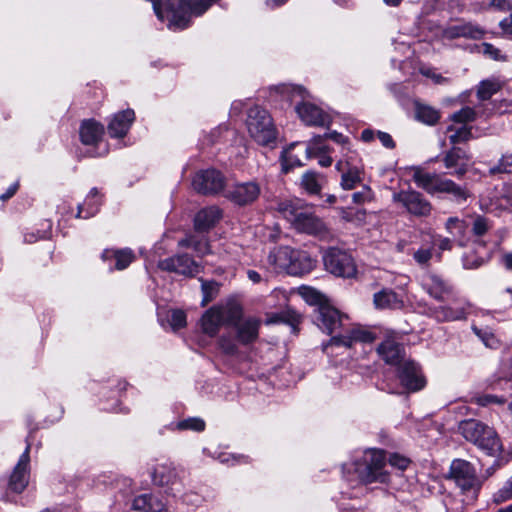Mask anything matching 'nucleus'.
Masks as SVG:
<instances>
[{"label": "nucleus", "mask_w": 512, "mask_h": 512, "mask_svg": "<svg viewBox=\"0 0 512 512\" xmlns=\"http://www.w3.org/2000/svg\"><path fill=\"white\" fill-rule=\"evenodd\" d=\"M276 210L299 233L321 240H330L333 237L325 222L316 215L314 206L304 200L298 198L282 200L277 204Z\"/></svg>", "instance_id": "nucleus-1"}, {"label": "nucleus", "mask_w": 512, "mask_h": 512, "mask_svg": "<svg viewBox=\"0 0 512 512\" xmlns=\"http://www.w3.org/2000/svg\"><path fill=\"white\" fill-rule=\"evenodd\" d=\"M347 469L349 472L353 469L358 481L365 485L372 483L387 484L390 481L389 472L386 470L385 453L380 449H367Z\"/></svg>", "instance_id": "nucleus-2"}, {"label": "nucleus", "mask_w": 512, "mask_h": 512, "mask_svg": "<svg viewBox=\"0 0 512 512\" xmlns=\"http://www.w3.org/2000/svg\"><path fill=\"white\" fill-rule=\"evenodd\" d=\"M458 431L488 456L495 457L502 452V443L495 430L478 420L461 421Z\"/></svg>", "instance_id": "nucleus-3"}, {"label": "nucleus", "mask_w": 512, "mask_h": 512, "mask_svg": "<svg viewBox=\"0 0 512 512\" xmlns=\"http://www.w3.org/2000/svg\"><path fill=\"white\" fill-rule=\"evenodd\" d=\"M243 315L242 307L235 301L214 305L204 312L200 319L203 333L210 337L217 335L223 325L238 321Z\"/></svg>", "instance_id": "nucleus-4"}, {"label": "nucleus", "mask_w": 512, "mask_h": 512, "mask_svg": "<svg viewBox=\"0 0 512 512\" xmlns=\"http://www.w3.org/2000/svg\"><path fill=\"white\" fill-rule=\"evenodd\" d=\"M246 128L251 138L260 145H270L277 139V129L271 115L260 106H253L248 110Z\"/></svg>", "instance_id": "nucleus-5"}, {"label": "nucleus", "mask_w": 512, "mask_h": 512, "mask_svg": "<svg viewBox=\"0 0 512 512\" xmlns=\"http://www.w3.org/2000/svg\"><path fill=\"white\" fill-rule=\"evenodd\" d=\"M449 478L461 489L464 494L471 495L475 498L481 487L476 470L473 465L462 459L452 461L449 470Z\"/></svg>", "instance_id": "nucleus-6"}, {"label": "nucleus", "mask_w": 512, "mask_h": 512, "mask_svg": "<svg viewBox=\"0 0 512 512\" xmlns=\"http://www.w3.org/2000/svg\"><path fill=\"white\" fill-rule=\"evenodd\" d=\"M323 262L326 270L338 277L352 278L357 273L353 257L338 248H329L323 255Z\"/></svg>", "instance_id": "nucleus-7"}, {"label": "nucleus", "mask_w": 512, "mask_h": 512, "mask_svg": "<svg viewBox=\"0 0 512 512\" xmlns=\"http://www.w3.org/2000/svg\"><path fill=\"white\" fill-rule=\"evenodd\" d=\"M393 202L400 204L406 211L414 216H428L432 206L419 192L402 190L393 194Z\"/></svg>", "instance_id": "nucleus-8"}, {"label": "nucleus", "mask_w": 512, "mask_h": 512, "mask_svg": "<svg viewBox=\"0 0 512 512\" xmlns=\"http://www.w3.org/2000/svg\"><path fill=\"white\" fill-rule=\"evenodd\" d=\"M261 194V187L256 181L236 183L224 191L226 199L238 206H247L254 203Z\"/></svg>", "instance_id": "nucleus-9"}, {"label": "nucleus", "mask_w": 512, "mask_h": 512, "mask_svg": "<svg viewBox=\"0 0 512 512\" xmlns=\"http://www.w3.org/2000/svg\"><path fill=\"white\" fill-rule=\"evenodd\" d=\"M151 478L155 485L166 487L173 495L181 492L182 484L179 474L172 463H159L151 469Z\"/></svg>", "instance_id": "nucleus-10"}, {"label": "nucleus", "mask_w": 512, "mask_h": 512, "mask_svg": "<svg viewBox=\"0 0 512 512\" xmlns=\"http://www.w3.org/2000/svg\"><path fill=\"white\" fill-rule=\"evenodd\" d=\"M225 177L216 169L199 171L192 180L193 188L202 194H217L225 187Z\"/></svg>", "instance_id": "nucleus-11"}, {"label": "nucleus", "mask_w": 512, "mask_h": 512, "mask_svg": "<svg viewBox=\"0 0 512 512\" xmlns=\"http://www.w3.org/2000/svg\"><path fill=\"white\" fill-rule=\"evenodd\" d=\"M397 377L402 387L408 392H416L424 388L426 381L420 367L413 360L403 361L396 367Z\"/></svg>", "instance_id": "nucleus-12"}, {"label": "nucleus", "mask_w": 512, "mask_h": 512, "mask_svg": "<svg viewBox=\"0 0 512 512\" xmlns=\"http://www.w3.org/2000/svg\"><path fill=\"white\" fill-rule=\"evenodd\" d=\"M346 316L342 315L336 308L329 304H321L315 311V323L327 334H333L345 326Z\"/></svg>", "instance_id": "nucleus-13"}, {"label": "nucleus", "mask_w": 512, "mask_h": 512, "mask_svg": "<svg viewBox=\"0 0 512 512\" xmlns=\"http://www.w3.org/2000/svg\"><path fill=\"white\" fill-rule=\"evenodd\" d=\"M158 267L164 271L194 277L201 267L188 254H179L159 261Z\"/></svg>", "instance_id": "nucleus-14"}, {"label": "nucleus", "mask_w": 512, "mask_h": 512, "mask_svg": "<svg viewBox=\"0 0 512 512\" xmlns=\"http://www.w3.org/2000/svg\"><path fill=\"white\" fill-rule=\"evenodd\" d=\"M30 445L28 444L25 451L20 456L12 473L8 479V490L14 493H21L25 490L30 478Z\"/></svg>", "instance_id": "nucleus-15"}, {"label": "nucleus", "mask_w": 512, "mask_h": 512, "mask_svg": "<svg viewBox=\"0 0 512 512\" xmlns=\"http://www.w3.org/2000/svg\"><path fill=\"white\" fill-rule=\"evenodd\" d=\"M295 110L302 122L308 126H328L332 121L328 113L310 102H301Z\"/></svg>", "instance_id": "nucleus-16"}, {"label": "nucleus", "mask_w": 512, "mask_h": 512, "mask_svg": "<svg viewBox=\"0 0 512 512\" xmlns=\"http://www.w3.org/2000/svg\"><path fill=\"white\" fill-rule=\"evenodd\" d=\"M422 288L435 300L444 301L453 293V286L441 276L429 273L423 276Z\"/></svg>", "instance_id": "nucleus-17"}, {"label": "nucleus", "mask_w": 512, "mask_h": 512, "mask_svg": "<svg viewBox=\"0 0 512 512\" xmlns=\"http://www.w3.org/2000/svg\"><path fill=\"white\" fill-rule=\"evenodd\" d=\"M374 340L375 337L372 332L357 326L347 330L344 334L333 336L325 346V349L331 345H342L351 348L356 342L371 343Z\"/></svg>", "instance_id": "nucleus-18"}, {"label": "nucleus", "mask_w": 512, "mask_h": 512, "mask_svg": "<svg viewBox=\"0 0 512 512\" xmlns=\"http://www.w3.org/2000/svg\"><path fill=\"white\" fill-rule=\"evenodd\" d=\"M485 35V29L474 22H460L447 27L443 31L444 38L453 40L456 38H469L474 40L482 39Z\"/></svg>", "instance_id": "nucleus-19"}, {"label": "nucleus", "mask_w": 512, "mask_h": 512, "mask_svg": "<svg viewBox=\"0 0 512 512\" xmlns=\"http://www.w3.org/2000/svg\"><path fill=\"white\" fill-rule=\"evenodd\" d=\"M260 324L261 321L255 317H247L245 319L241 317L230 325L235 327L238 342L247 345L257 340Z\"/></svg>", "instance_id": "nucleus-20"}, {"label": "nucleus", "mask_w": 512, "mask_h": 512, "mask_svg": "<svg viewBox=\"0 0 512 512\" xmlns=\"http://www.w3.org/2000/svg\"><path fill=\"white\" fill-rule=\"evenodd\" d=\"M135 119L132 109L116 113L108 124V133L111 137H124Z\"/></svg>", "instance_id": "nucleus-21"}, {"label": "nucleus", "mask_w": 512, "mask_h": 512, "mask_svg": "<svg viewBox=\"0 0 512 512\" xmlns=\"http://www.w3.org/2000/svg\"><path fill=\"white\" fill-rule=\"evenodd\" d=\"M294 249L282 246L273 249L268 256V262L276 272H285L291 275V262Z\"/></svg>", "instance_id": "nucleus-22"}, {"label": "nucleus", "mask_w": 512, "mask_h": 512, "mask_svg": "<svg viewBox=\"0 0 512 512\" xmlns=\"http://www.w3.org/2000/svg\"><path fill=\"white\" fill-rule=\"evenodd\" d=\"M222 218V211L217 206H210L201 209L194 218L196 231L205 232L210 230Z\"/></svg>", "instance_id": "nucleus-23"}, {"label": "nucleus", "mask_w": 512, "mask_h": 512, "mask_svg": "<svg viewBox=\"0 0 512 512\" xmlns=\"http://www.w3.org/2000/svg\"><path fill=\"white\" fill-rule=\"evenodd\" d=\"M329 147L322 143V136H314L308 143L305 154L308 159L318 158V163L322 167H329L333 160L329 156Z\"/></svg>", "instance_id": "nucleus-24"}, {"label": "nucleus", "mask_w": 512, "mask_h": 512, "mask_svg": "<svg viewBox=\"0 0 512 512\" xmlns=\"http://www.w3.org/2000/svg\"><path fill=\"white\" fill-rule=\"evenodd\" d=\"M378 352L386 363L396 367L407 360L403 347L392 340L384 341L378 347Z\"/></svg>", "instance_id": "nucleus-25"}, {"label": "nucleus", "mask_w": 512, "mask_h": 512, "mask_svg": "<svg viewBox=\"0 0 512 512\" xmlns=\"http://www.w3.org/2000/svg\"><path fill=\"white\" fill-rule=\"evenodd\" d=\"M132 508L140 512H168L163 501L157 495L151 493L135 497Z\"/></svg>", "instance_id": "nucleus-26"}, {"label": "nucleus", "mask_w": 512, "mask_h": 512, "mask_svg": "<svg viewBox=\"0 0 512 512\" xmlns=\"http://www.w3.org/2000/svg\"><path fill=\"white\" fill-rule=\"evenodd\" d=\"M447 232L460 245L466 246L470 240L468 224L458 217H450L445 223Z\"/></svg>", "instance_id": "nucleus-27"}, {"label": "nucleus", "mask_w": 512, "mask_h": 512, "mask_svg": "<svg viewBox=\"0 0 512 512\" xmlns=\"http://www.w3.org/2000/svg\"><path fill=\"white\" fill-rule=\"evenodd\" d=\"M103 133V125L92 119L83 121L79 130L81 142L85 145H96Z\"/></svg>", "instance_id": "nucleus-28"}, {"label": "nucleus", "mask_w": 512, "mask_h": 512, "mask_svg": "<svg viewBox=\"0 0 512 512\" xmlns=\"http://www.w3.org/2000/svg\"><path fill=\"white\" fill-rule=\"evenodd\" d=\"M373 302L378 309H400L403 307V300L390 289H383L374 294Z\"/></svg>", "instance_id": "nucleus-29"}, {"label": "nucleus", "mask_w": 512, "mask_h": 512, "mask_svg": "<svg viewBox=\"0 0 512 512\" xmlns=\"http://www.w3.org/2000/svg\"><path fill=\"white\" fill-rule=\"evenodd\" d=\"M101 205V195L97 188H92L88 193L84 204L78 206L77 218H90L94 216Z\"/></svg>", "instance_id": "nucleus-30"}, {"label": "nucleus", "mask_w": 512, "mask_h": 512, "mask_svg": "<svg viewBox=\"0 0 512 512\" xmlns=\"http://www.w3.org/2000/svg\"><path fill=\"white\" fill-rule=\"evenodd\" d=\"M436 193H448L453 195L456 199H466L467 197V193L462 187L450 179L443 178L439 174H436L433 186V194Z\"/></svg>", "instance_id": "nucleus-31"}, {"label": "nucleus", "mask_w": 512, "mask_h": 512, "mask_svg": "<svg viewBox=\"0 0 512 512\" xmlns=\"http://www.w3.org/2000/svg\"><path fill=\"white\" fill-rule=\"evenodd\" d=\"M464 153L460 148H452L444 156V165L447 169H452L451 174L462 176L467 170V164L463 161Z\"/></svg>", "instance_id": "nucleus-32"}, {"label": "nucleus", "mask_w": 512, "mask_h": 512, "mask_svg": "<svg viewBox=\"0 0 512 512\" xmlns=\"http://www.w3.org/2000/svg\"><path fill=\"white\" fill-rule=\"evenodd\" d=\"M104 260L115 259V269L123 270L127 268L135 259V255L131 249H107L102 253Z\"/></svg>", "instance_id": "nucleus-33"}, {"label": "nucleus", "mask_w": 512, "mask_h": 512, "mask_svg": "<svg viewBox=\"0 0 512 512\" xmlns=\"http://www.w3.org/2000/svg\"><path fill=\"white\" fill-rule=\"evenodd\" d=\"M315 266V261L303 251H293V258L291 262V275H302L310 272Z\"/></svg>", "instance_id": "nucleus-34"}, {"label": "nucleus", "mask_w": 512, "mask_h": 512, "mask_svg": "<svg viewBox=\"0 0 512 512\" xmlns=\"http://www.w3.org/2000/svg\"><path fill=\"white\" fill-rule=\"evenodd\" d=\"M432 316L440 322L455 321L465 318L466 312L463 308H452L449 306L435 307L431 310Z\"/></svg>", "instance_id": "nucleus-35"}, {"label": "nucleus", "mask_w": 512, "mask_h": 512, "mask_svg": "<svg viewBox=\"0 0 512 512\" xmlns=\"http://www.w3.org/2000/svg\"><path fill=\"white\" fill-rule=\"evenodd\" d=\"M412 178L419 188L433 195V186L436 178V173H429L419 167H416L413 169Z\"/></svg>", "instance_id": "nucleus-36"}, {"label": "nucleus", "mask_w": 512, "mask_h": 512, "mask_svg": "<svg viewBox=\"0 0 512 512\" xmlns=\"http://www.w3.org/2000/svg\"><path fill=\"white\" fill-rule=\"evenodd\" d=\"M363 169L358 166H349L341 176V187L344 190H351L362 181Z\"/></svg>", "instance_id": "nucleus-37"}, {"label": "nucleus", "mask_w": 512, "mask_h": 512, "mask_svg": "<svg viewBox=\"0 0 512 512\" xmlns=\"http://www.w3.org/2000/svg\"><path fill=\"white\" fill-rule=\"evenodd\" d=\"M415 115L418 121L427 125H434L440 119V114L438 110L431 106L420 103H416Z\"/></svg>", "instance_id": "nucleus-38"}, {"label": "nucleus", "mask_w": 512, "mask_h": 512, "mask_svg": "<svg viewBox=\"0 0 512 512\" xmlns=\"http://www.w3.org/2000/svg\"><path fill=\"white\" fill-rule=\"evenodd\" d=\"M322 176L314 171H307L301 178L302 188L311 195L319 194L322 189Z\"/></svg>", "instance_id": "nucleus-39"}, {"label": "nucleus", "mask_w": 512, "mask_h": 512, "mask_svg": "<svg viewBox=\"0 0 512 512\" xmlns=\"http://www.w3.org/2000/svg\"><path fill=\"white\" fill-rule=\"evenodd\" d=\"M447 132L449 133V141L454 145L466 142L472 137L471 127L467 125L452 123L447 127Z\"/></svg>", "instance_id": "nucleus-40"}, {"label": "nucleus", "mask_w": 512, "mask_h": 512, "mask_svg": "<svg viewBox=\"0 0 512 512\" xmlns=\"http://www.w3.org/2000/svg\"><path fill=\"white\" fill-rule=\"evenodd\" d=\"M496 200L491 199L489 202H486L485 198L481 199V208L485 209L488 212H494L496 210H504L512 206V197L499 192L495 196Z\"/></svg>", "instance_id": "nucleus-41"}, {"label": "nucleus", "mask_w": 512, "mask_h": 512, "mask_svg": "<svg viewBox=\"0 0 512 512\" xmlns=\"http://www.w3.org/2000/svg\"><path fill=\"white\" fill-rule=\"evenodd\" d=\"M179 246L184 248H192L199 255H206L210 253V245L206 238H197L194 235H189L179 241Z\"/></svg>", "instance_id": "nucleus-42"}, {"label": "nucleus", "mask_w": 512, "mask_h": 512, "mask_svg": "<svg viewBox=\"0 0 512 512\" xmlns=\"http://www.w3.org/2000/svg\"><path fill=\"white\" fill-rule=\"evenodd\" d=\"M492 226L493 224L488 218L481 215H476L475 217H473L470 232L472 236H474L478 240L484 237L492 228Z\"/></svg>", "instance_id": "nucleus-43"}, {"label": "nucleus", "mask_w": 512, "mask_h": 512, "mask_svg": "<svg viewBox=\"0 0 512 512\" xmlns=\"http://www.w3.org/2000/svg\"><path fill=\"white\" fill-rule=\"evenodd\" d=\"M476 111L471 107H464L450 116L452 123L467 125L476 119Z\"/></svg>", "instance_id": "nucleus-44"}, {"label": "nucleus", "mask_w": 512, "mask_h": 512, "mask_svg": "<svg viewBox=\"0 0 512 512\" xmlns=\"http://www.w3.org/2000/svg\"><path fill=\"white\" fill-rule=\"evenodd\" d=\"M294 147L295 144H291L281 154L282 166L285 172L294 167L302 166L301 160L293 153Z\"/></svg>", "instance_id": "nucleus-45"}, {"label": "nucleus", "mask_w": 512, "mask_h": 512, "mask_svg": "<svg viewBox=\"0 0 512 512\" xmlns=\"http://www.w3.org/2000/svg\"><path fill=\"white\" fill-rule=\"evenodd\" d=\"M175 428L177 430H192L196 432H201L205 429V422L201 418L192 417L179 421L176 424Z\"/></svg>", "instance_id": "nucleus-46"}, {"label": "nucleus", "mask_w": 512, "mask_h": 512, "mask_svg": "<svg viewBox=\"0 0 512 512\" xmlns=\"http://www.w3.org/2000/svg\"><path fill=\"white\" fill-rule=\"evenodd\" d=\"M499 89V85L493 81H482L478 87L477 95L481 100L489 99Z\"/></svg>", "instance_id": "nucleus-47"}, {"label": "nucleus", "mask_w": 512, "mask_h": 512, "mask_svg": "<svg viewBox=\"0 0 512 512\" xmlns=\"http://www.w3.org/2000/svg\"><path fill=\"white\" fill-rule=\"evenodd\" d=\"M490 174L512 173V154H505L501 157L498 164L492 166Z\"/></svg>", "instance_id": "nucleus-48"}, {"label": "nucleus", "mask_w": 512, "mask_h": 512, "mask_svg": "<svg viewBox=\"0 0 512 512\" xmlns=\"http://www.w3.org/2000/svg\"><path fill=\"white\" fill-rule=\"evenodd\" d=\"M218 345L225 354L235 355L238 352L236 341L230 335H222L218 340Z\"/></svg>", "instance_id": "nucleus-49"}, {"label": "nucleus", "mask_w": 512, "mask_h": 512, "mask_svg": "<svg viewBox=\"0 0 512 512\" xmlns=\"http://www.w3.org/2000/svg\"><path fill=\"white\" fill-rule=\"evenodd\" d=\"M201 289L203 292L202 305H206L214 298V295L217 291V284L213 281H202Z\"/></svg>", "instance_id": "nucleus-50"}, {"label": "nucleus", "mask_w": 512, "mask_h": 512, "mask_svg": "<svg viewBox=\"0 0 512 512\" xmlns=\"http://www.w3.org/2000/svg\"><path fill=\"white\" fill-rule=\"evenodd\" d=\"M373 199L372 190L368 186H364L362 190L353 193L352 200L357 205L370 202Z\"/></svg>", "instance_id": "nucleus-51"}, {"label": "nucleus", "mask_w": 512, "mask_h": 512, "mask_svg": "<svg viewBox=\"0 0 512 512\" xmlns=\"http://www.w3.org/2000/svg\"><path fill=\"white\" fill-rule=\"evenodd\" d=\"M169 322L174 330L183 328L186 326V314L182 310H173Z\"/></svg>", "instance_id": "nucleus-52"}, {"label": "nucleus", "mask_w": 512, "mask_h": 512, "mask_svg": "<svg viewBox=\"0 0 512 512\" xmlns=\"http://www.w3.org/2000/svg\"><path fill=\"white\" fill-rule=\"evenodd\" d=\"M301 293L305 300L309 302L310 304H317L320 306L321 304H324L322 302V295L315 289L309 288V287H303L301 289Z\"/></svg>", "instance_id": "nucleus-53"}, {"label": "nucleus", "mask_w": 512, "mask_h": 512, "mask_svg": "<svg viewBox=\"0 0 512 512\" xmlns=\"http://www.w3.org/2000/svg\"><path fill=\"white\" fill-rule=\"evenodd\" d=\"M483 53L493 60L505 61L506 57L501 54V51L491 43L482 44Z\"/></svg>", "instance_id": "nucleus-54"}, {"label": "nucleus", "mask_w": 512, "mask_h": 512, "mask_svg": "<svg viewBox=\"0 0 512 512\" xmlns=\"http://www.w3.org/2000/svg\"><path fill=\"white\" fill-rule=\"evenodd\" d=\"M472 329H473L474 333L480 339L483 340V342L486 346H490V347L494 346V344L496 343V340H495L496 338L492 332H490L487 329H485V330L479 329L476 326H473Z\"/></svg>", "instance_id": "nucleus-55"}, {"label": "nucleus", "mask_w": 512, "mask_h": 512, "mask_svg": "<svg viewBox=\"0 0 512 512\" xmlns=\"http://www.w3.org/2000/svg\"><path fill=\"white\" fill-rule=\"evenodd\" d=\"M388 461L392 467H395L399 470H405L410 464V460L408 458L396 453L390 455Z\"/></svg>", "instance_id": "nucleus-56"}, {"label": "nucleus", "mask_w": 512, "mask_h": 512, "mask_svg": "<svg viewBox=\"0 0 512 512\" xmlns=\"http://www.w3.org/2000/svg\"><path fill=\"white\" fill-rule=\"evenodd\" d=\"M512 497V477L505 483V485L496 494V501L502 502Z\"/></svg>", "instance_id": "nucleus-57"}, {"label": "nucleus", "mask_w": 512, "mask_h": 512, "mask_svg": "<svg viewBox=\"0 0 512 512\" xmlns=\"http://www.w3.org/2000/svg\"><path fill=\"white\" fill-rule=\"evenodd\" d=\"M484 263V258L482 256H470L468 254L463 257V265L466 269H474L481 266Z\"/></svg>", "instance_id": "nucleus-58"}, {"label": "nucleus", "mask_w": 512, "mask_h": 512, "mask_svg": "<svg viewBox=\"0 0 512 512\" xmlns=\"http://www.w3.org/2000/svg\"><path fill=\"white\" fill-rule=\"evenodd\" d=\"M415 261L421 265L427 264L432 257L431 250L419 249L413 255Z\"/></svg>", "instance_id": "nucleus-59"}, {"label": "nucleus", "mask_w": 512, "mask_h": 512, "mask_svg": "<svg viewBox=\"0 0 512 512\" xmlns=\"http://www.w3.org/2000/svg\"><path fill=\"white\" fill-rule=\"evenodd\" d=\"M502 35L512 38V14L502 19L499 23Z\"/></svg>", "instance_id": "nucleus-60"}, {"label": "nucleus", "mask_w": 512, "mask_h": 512, "mask_svg": "<svg viewBox=\"0 0 512 512\" xmlns=\"http://www.w3.org/2000/svg\"><path fill=\"white\" fill-rule=\"evenodd\" d=\"M321 136H322V141L324 139H331L335 143H338V144H341V145H345V144L348 143L347 137L343 136L342 134H340V133H338L336 131L325 133L324 135H321Z\"/></svg>", "instance_id": "nucleus-61"}, {"label": "nucleus", "mask_w": 512, "mask_h": 512, "mask_svg": "<svg viewBox=\"0 0 512 512\" xmlns=\"http://www.w3.org/2000/svg\"><path fill=\"white\" fill-rule=\"evenodd\" d=\"M422 74L425 75L426 77L431 78L435 84H442L447 81L445 77L436 73L433 69L430 68L423 69Z\"/></svg>", "instance_id": "nucleus-62"}, {"label": "nucleus", "mask_w": 512, "mask_h": 512, "mask_svg": "<svg viewBox=\"0 0 512 512\" xmlns=\"http://www.w3.org/2000/svg\"><path fill=\"white\" fill-rule=\"evenodd\" d=\"M377 137L384 147L391 149L395 146V143L390 134H388L386 132L378 131Z\"/></svg>", "instance_id": "nucleus-63"}, {"label": "nucleus", "mask_w": 512, "mask_h": 512, "mask_svg": "<svg viewBox=\"0 0 512 512\" xmlns=\"http://www.w3.org/2000/svg\"><path fill=\"white\" fill-rule=\"evenodd\" d=\"M490 5L501 11L512 10V1L510 0H490Z\"/></svg>", "instance_id": "nucleus-64"}]
</instances>
